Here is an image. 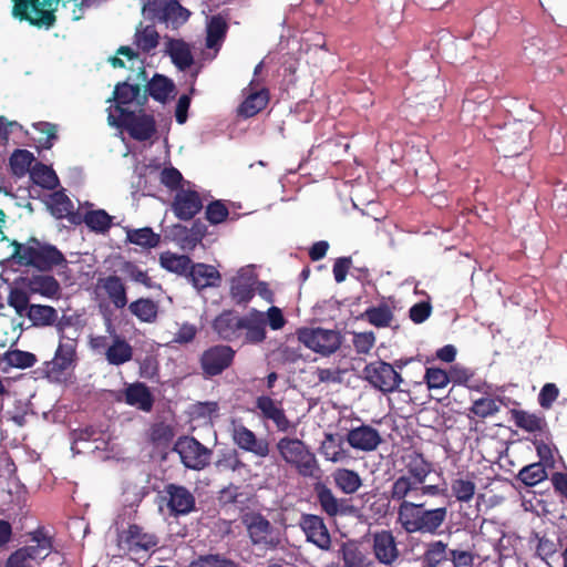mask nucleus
Returning <instances> with one entry per match:
<instances>
[{"mask_svg": "<svg viewBox=\"0 0 567 567\" xmlns=\"http://www.w3.org/2000/svg\"><path fill=\"white\" fill-rule=\"evenodd\" d=\"M373 554L375 558L385 565H390V532L382 530L373 535Z\"/></svg>", "mask_w": 567, "mask_h": 567, "instance_id": "obj_49", "label": "nucleus"}, {"mask_svg": "<svg viewBox=\"0 0 567 567\" xmlns=\"http://www.w3.org/2000/svg\"><path fill=\"white\" fill-rule=\"evenodd\" d=\"M174 435V429L163 422L155 423L150 430V441L156 446L167 445Z\"/></svg>", "mask_w": 567, "mask_h": 567, "instance_id": "obj_54", "label": "nucleus"}, {"mask_svg": "<svg viewBox=\"0 0 567 567\" xmlns=\"http://www.w3.org/2000/svg\"><path fill=\"white\" fill-rule=\"evenodd\" d=\"M365 379L374 388L382 391L384 394L390 393V385L388 380L390 379V363L384 361H374L367 364L364 368Z\"/></svg>", "mask_w": 567, "mask_h": 567, "instance_id": "obj_26", "label": "nucleus"}, {"mask_svg": "<svg viewBox=\"0 0 567 567\" xmlns=\"http://www.w3.org/2000/svg\"><path fill=\"white\" fill-rule=\"evenodd\" d=\"M83 221L93 231L104 234L112 225V216L104 209L89 210L85 213Z\"/></svg>", "mask_w": 567, "mask_h": 567, "instance_id": "obj_45", "label": "nucleus"}, {"mask_svg": "<svg viewBox=\"0 0 567 567\" xmlns=\"http://www.w3.org/2000/svg\"><path fill=\"white\" fill-rule=\"evenodd\" d=\"M471 411L480 417H487L498 411V405L492 398H482L474 401Z\"/></svg>", "mask_w": 567, "mask_h": 567, "instance_id": "obj_61", "label": "nucleus"}, {"mask_svg": "<svg viewBox=\"0 0 567 567\" xmlns=\"http://www.w3.org/2000/svg\"><path fill=\"white\" fill-rule=\"evenodd\" d=\"M347 440L353 449L362 451L374 450L381 441L378 431L368 425L351 430L348 433Z\"/></svg>", "mask_w": 567, "mask_h": 567, "instance_id": "obj_23", "label": "nucleus"}, {"mask_svg": "<svg viewBox=\"0 0 567 567\" xmlns=\"http://www.w3.org/2000/svg\"><path fill=\"white\" fill-rule=\"evenodd\" d=\"M189 567H240V565L220 554H206L192 560Z\"/></svg>", "mask_w": 567, "mask_h": 567, "instance_id": "obj_46", "label": "nucleus"}, {"mask_svg": "<svg viewBox=\"0 0 567 567\" xmlns=\"http://www.w3.org/2000/svg\"><path fill=\"white\" fill-rule=\"evenodd\" d=\"M343 563L346 567H373V563L368 561L365 556L354 547L343 549Z\"/></svg>", "mask_w": 567, "mask_h": 567, "instance_id": "obj_59", "label": "nucleus"}, {"mask_svg": "<svg viewBox=\"0 0 567 567\" xmlns=\"http://www.w3.org/2000/svg\"><path fill=\"white\" fill-rule=\"evenodd\" d=\"M298 339L307 348L324 355L336 352L341 344L339 332L322 328L300 329L298 331Z\"/></svg>", "mask_w": 567, "mask_h": 567, "instance_id": "obj_8", "label": "nucleus"}, {"mask_svg": "<svg viewBox=\"0 0 567 567\" xmlns=\"http://www.w3.org/2000/svg\"><path fill=\"white\" fill-rule=\"evenodd\" d=\"M168 54L172 59V62L181 71L189 69L194 63L190 49L183 40H171L168 42Z\"/></svg>", "mask_w": 567, "mask_h": 567, "instance_id": "obj_31", "label": "nucleus"}, {"mask_svg": "<svg viewBox=\"0 0 567 567\" xmlns=\"http://www.w3.org/2000/svg\"><path fill=\"white\" fill-rule=\"evenodd\" d=\"M245 318L246 316H239L235 311L225 310L215 318L213 329L220 339L237 341L244 336Z\"/></svg>", "mask_w": 567, "mask_h": 567, "instance_id": "obj_12", "label": "nucleus"}, {"mask_svg": "<svg viewBox=\"0 0 567 567\" xmlns=\"http://www.w3.org/2000/svg\"><path fill=\"white\" fill-rule=\"evenodd\" d=\"M28 288L32 293H39L47 298H53L60 292V284L49 275H35L28 279Z\"/></svg>", "mask_w": 567, "mask_h": 567, "instance_id": "obj_29", "label": "nucleus"}, {"mask_svg": "<svg viewBox=\"0 0 567 567\" xmlns=\"http://www.w3.org/2000/svg\"><path fill=\"white\" fill-rule=\"evenodd\" d=\"M453 495L460 502H470L476 491L475 483L465 477L455 478L451 484Z\"/></svg>", "mask_w": 567, "mask_h": 567, "instance_id": "obj_51", "label": "nucleus"}, {"mask_svg": "<svg viewBox=\"0 0 567 567\" xmlns=\"http://www.w3.org/2000/svg\"><path fill=\"white\" fill-rule=\"evenodd\" d=\"M125 403L143 412H151L154 406V396L150 388L143 382H135L124 391Z\"/></svg>", "mask_w": 567, "mask_h": 567, "instance_id": "obj_19", "label": "nucleus"}, {"mask_svg": "<svg viewBox=\"0 0 567 567\" xmlns=\"http://www.w3.org/2000/svg\"><path fill=\"white\" fill-rule=\"evenodd\" d=\"M127 309L138 321L154 323L158 318L159 306L151 298H138L128 303Z\"/></svg>", "mask_w": 567, "mask_h": 567, "instance_id": "obj_28", "label": "nucleus"}, {"mask_svg": "<svg viewBox=\"0 0 567 567\" xmlns=\"http://www.w3.org/2000/svg\"><path fill=\"white\" fill-rule=\"evenodd\" d=\"M421 504L404 502L399 509V522L408 533L419 532Z\"/></svg>", "mask_w": 567, "mask_h": 567, "instance_id": "obj_37", "label": "nucleus"}, {"mask_svg": "<svg viewBox=\"0 0 567 567\" xmlns=\"http://www.w3.org/2000/svg\"><path fill=\"white\" fill-rule=\"evenodd\" d=\"M425 381L430 389H443L449 384L450 378L442 369L429 368L425 372Z\"/></svg>", "mask_w": 567, "mask_h": 567, "instance_id": "obj_60", "label": "nucleus"}, {"mask_svg": "<svg viewBox=\"0 0 567 567\" xmlns=\"http://www.w3.org/2000/svg\"><path fill=\"white\" fill-rule=\"evenodd\" d=\"M446 514L447 511L445 507L430 511H423L421 508L419 532L434 534L444 523Z\"/></svg>", "mask_w": 567, "mask_h": 567, "instance_id": "obj_40", "label": "nucleus"}, {"mask_svg": "<svg viewBox=\"0 0 567 567\" xmlns=\"http://www.w3.org/2000/svg\"><path fill=\"white\" fill-rule=\"evenodd\" d=\"M13 258L22 266L33 267L40 271H50L54 267L66 264L64 255L53 245L30 237L24 244L11 243Z\"/></svg>", "mask_w": 567, "mask_h": 567, "instance_id": "obj_1", "label": "nucleus"}, {"mask_svg": "<svg viewBox=\"0 0 567 567\" xmlns=\"http://www.w3.org/2000/svg\"><path fill=\"white\" fill-rule=\"evenodd\" d=\"M116 542L118 548L136 555L153 550L158 546L159 539L154 533L146 532L144 527L133 523L117 534Z\"/></svg>", "mask_w": 567, "mask_h": 567, "instance_id": "obj_6", "label": "nucleus"}, {"mask_svg": "<svg viewBox=\"0 0 567 567\" xmlns=\"http://www.w3.org/2000/svg\"><path fill=\"white\" fill-rule=\"evenodd\" d=\"M113 99L116 102V111L118 112V107H123L134 101H137L140 105H144L147 96L146 94L141 96L140 84H130L127 81H124L115 85Z\"/></svg>", "mask_w": 567, "mask_h": 567, "instance_id": "obj_27", "label": "nucleus"}, {"mask_svg": "<svg viewBox=\"0 0 567 567\" xmlns=\"http://www.w3.org/2000/svg\"><path fill=\"white\" fill-rule=\"evenodd\" d=\"M188 279L197 290H203L208 287H218L221 276L216 267L198 262L193 265Z\"/></svg>", "mask_w": 567, "mask_h": 567, "instance_id": "obj_20", "label": "nucleus"}, {"mask_svg": "<svg viewBox=\"0 0 567 567\" xmlns=\"http://www.w3.org/2000/svg\"><path fill=\"white\" fill-rule=\"evenodd\" d=\"M3 360L13 368L28 369L35 364L37 357L22 350H9L3 354Z\"/></svg>", "mask_w": 567, "mask_h": 567, "instance_id": "obj_50", "label": "nucleus"}, {"mask_svg": "<svg viewBox=\"0 0 567 567\" xmlns=\"http://www.w3.org/2000/svg\"><path fill=\"white\" fill-rule=\"evenodd\" d=\"M368 321L377 327H386L390 324V310L386 308H369L364 312Z\"/></svg>", "mask_w": 567, "mask_h": 567, "instance_id": "obj_63", "label": "nucleus"}, {"mask_svg": "<svg viewBox=\"0 0 567 567\" xmlns=\"http://www.w3.org/2000/svg\"><path fill=\"white\" fill-rule=\"evenodd\" d=\"M236 351L226 344H216L206 349L200 358L199 363L205 378H213L221 374L228 369L235 359Z\"/></svg>", "mask_w": 567, "mask_h": 567, "instance_id": "obj_10", "label": "nucleus"}, {"mask_svg": "<svg viewBox=\"0 0 567 567\" xmlns=\"http://www.w3.org/2000/svg\"><path fill=\"white\" fill-rule=\"evenodd\" d=\"M512 417L516 426L528 432H535L542 429V419L526 411H513Z\"/></svg>", "mask_w": 567, "mask_h": 567, "instance_id": "obj_55", "label": "nucleus"}, {"mask_svg": "<svg viewBox=\"0 0 567 567\" xmlns=\"http://www.w3.org/2000/svg\"><path fill=\"white\" fill-rule=\"evenodd\" d=\"M518 477L524 484L534 486L543 482L547 477V473L540 463H534L522 468Z\"/></svg>", "mask_w": 567, "mask_h": 567, "instance_id": "obj_53", "label": "nucleus"}, {"mask_svg": "<svg viewBox=\"0 0 567 567\" xmlns=\"http://www.w3.org/2000/svg\"><path fill=\"white\" fill-rule=\"evenodd\" d=\"M8 305L16 310L18 316H27V311L31 307L30 297L27 291L20 288H11L8 296Z\"/></svg>", "mask_w": 567, "mask_h": 567, "instance_id": "obj_52", "label": "nucleus"}, {"mask_svg": "<svg viewBox=\"0 0 567 567\" xmlns=\"http://www.w3.org/2000/svg\"><path fill=\"white\" fill-rule=\"evenodd\" d=\"M218 466L231 472H239L246 467V464L240 458L238 452L236 450H231L223 455L218 461Z\"/></svg>", "mask_w": 567, "mask_h": 567, "instance_id": "obj_62", "label": "nucleus"}, {"mask_svg": "<svg viewBox=\"0 0 567 567\" xmlns=\"http://www.w3.org/2000/svg\"><path fill=\"white\" fill-rule=\"evenodd\" d=\"M230 296L237 305L248 303L255 296V279L238 272L230 281Z\"/></svg>", "mask_w": 567, "mask_h": 567, "instance_id": "obj_25", "label": "nucleus"}, {"mask_svg": "<svg viewBox=\"0 0 567 567\" xmlns=\"http://www.w3.org/2000/svg\"><path fill=\"white\" fill-rule=\"evenodd\" d=\"M135 42L143 52L148 53L158 45L159 34L154 25H146L136 31Z\"/></svg>", "mask_w": 567, "mask_h": 567, "instance_id": "obj_48", "label": "nucleus"}, {"mask_svg": "<svg viewBox=\"0 0 567 567\" xmlns=\"http://www.w3.org/2000/svg\"><path fill=\"white\" fill-rule=\"evenodd\" d=\"M161 499L173 517L185 516L196 509V498L184 485L166 484L161 492Z\"/></svg>", "mask_w": 567, "mask_h": 567, "instance_id": "obj_7", "label": "nucleus"}, {"mask_svg": "<svg viewBox=\"0 0 567 567\" xmlns=\"http://www.w3.org/2000/svg\"><path fill=\"white\" fill-rule=\"evenodd\" d=\"M33 162V154L27 150H16L9 159L11 172L16 177H23L27 173L30 174Z\"/></svg>", "mask_w": 567, "mask_h": 567, "instance_id": "obj_43", "label": "nucleus"}, {"mask_svg": "<svg viewBox=\"0 0 567 567\" xmlns=\"http://www.w3.org/2000/svg\"><path fill=\"white\" fill-rule=\"evenodd\" d=\"M276 449L281 460L301 477L313 480L321 477V468L317 456L302 440L284 436L277 442Z\"/></svg>", "mask_w": 567, "mask_h": 567, "instance_id": "obj_2", "label": "nucleus"}, {"mask_svg": "<svg viewBox=\"0 0 567 567\" xmlns=\"http://www.w3.org/2000/svg\"><path fill=\"white\" fill-rule=\"evenodd\" d=\"M32 127L40 134L34 138L39 150H50L58 140V126L50 122L33 123Z\"/></svg>", "mask_w": 567, "mask_h": 567, "instance_id": "obj_42", "label": "nucleus"}, {"mask_svg": "<svg viewBox=\"0 0 567 567\" xmlns=\"http://www.w3.org/2000/svg\"><path fill=\"white\" fill-rule=\"evenodd\" d=\"M96 288L103 292L115 309H124L128 305L127 287L120 276L109 275L100 277Z\"/></svg>", "mask_w": 567, "mask_h": 567, "instance_id": "obj_14", "label": "nucleus"}, {"mask_svg": "<svg viewBox=\"0 0 567 567\" xmlns=\"http://www.w3.org/2000/svg\"><path fill=\"white\" fill-rule=\"evenodd\" d=\"M256 409L262 420L271 421L279 432H288L291 422L281 406V402L274 400L268 395H260L256 399Z\"/></svg>", "mask_w": 567, "mask_h": 567, "instance_id": "obj_15", "label": "nucleus"}, {"mask_svg": "<svg viewBox=\"0 0 567 567\" xmlns=\"http://www.w3.org/2000/svg\"><path fill=\"white\" fill-rule=\"evenodd\" d=\"M245 343H260L266 339V320L257 317L245 318Z\"/></svg>", "mask_w": 567, "mask_h": 567, "instance_id": "obj_41", "label": "nucleus"}, {"mask_svg": "<svg viewBox=\"0 0 567 567\" xmlns=\"http://www.w3.org/2000/svg\"><path fill=\"white\" fill-rule=\"evenodd\" d=\"M227 30H228V24H227L226 20L219 14L213 16L210 18L209 22L207 23L206 40H205L206 47L208 49H215V48L219 47L220 43L226 38Z\"/></svg>", "mask_w": 567, "mask_h": 567, "instance_id": "obj_32", "label": "nucleus"}, {"mask_svg": "<svg viewBox=\"0 0 567 567\" xmlns=\"http://www.w3.org/2000/svg\"><path fill=\"white\" fill-rule=\"evenodd\" d=\"M313 491L321 509L327 515L334 517L340 513L339 501L333 495L331 488H329L326 484L318 482L315 484Z\"/></svg>", "mask_w": 567, "mask_h": 567, "instance_id": "obj_34", "label": "nucleus"}, {"mask_svg": "<svg viewBox=\"0 0 567 567\" xmlns=\"http://www.w3.org/2000/svg\"><path fill=\"white\" fill-rule=\"evenodd\" d=\"M299 526L309 543L322 550L330 549L331 537L322 517L313 514H302Z\"/></svg>", "mask_w": 567, "mask_h": 567, "instance_id": "obj_13", "label": "nucleus"}, {"mask_svg": "<svg viewBox=\"0 0 567 567\" xmlns=\"http://www.w3.org/2000/svg\"><path fill=\"white\" fill-rule=\"evenodd\" d=\"M30 178L35 185L50 190L55 189L59 185V178L55 172L41 162H37L31 167Z\"/></svg>", "mask_w": 567, "mask_h": 567, "instance_id": "obj_33", "label": "nucleus"}, {"mask_svg": "<svg viewBox=\"0 0 567 567\" xmlns=\"http://www.w3.org/2000/svg\"><path fill=\"white\" fill-rule=\"evenodd\" d=\"M76 361V338L68 339L64 342L60 340L53 359L47 363L48 373L60 378L64 372L73 369Z\"/></svg>", "mask_w": 567, "mask_h": 567, "instance_id": "obj_11", "label": "nucleus"}, {"mask_svg": "<svg viewBox=\"0 0 567 567\" xmlns=\"http://www.w3.org/2000/svg\"><path fill=\"white\" fill-rule=\"evenodd\" d=\"M173 451L176 452L182 464L189 470L202 471L210 463L212 450L202 444L194 436L183 435L179 436Z\"/></svg>", "mask_w": 567, "mask_h": 567, "instance_id": "obj_5", "label": "nucleus"}, {"mask_svg": "<svg viewBox=\"0 0 567 567\" xmlns=\"http://www.w3.org/2000/svg\"><path fill=\"white\" fill-rule=\"evenodd\" d=\"M154 6L156 17L166 23L182 24L185 23L190 16V12L184 8L178 0L155 1Z\"/></svg>", "mask_w": 567, "mask_h": 567, "instance_id": "obj_21", "label": "nucleus"}, {"mask_svg": "<svg viewBox=\"0 0 567 567\" xmlns=\"http://www.w3.org/2000/svg\"><path fill=\"white\" fill-rule=\"evenodd\" d=\"M123 269L133 281L141 284L148 289L159 287V285L155 284L148 276L147 271L142 270L132 261H126Z\"/></svg>", "mask_w": 567, "mask_h": 567, "instance_id": "obj_56", "label": "nucleus"}, {"mask_svg": "<svg viewBox=\"0 0 567 567\" xmlns=\"http://www.w3.org/2000/svg\"><path fill=\"white\" fill-rule=\"evenodd\" d=\"M60 0H39L30 6V20H25L37 28L50 29L56 21L55 11Z\"/></svg>", "mask_w": 567, "mask_h": 567, "instance_id": "obj_18", "label": "nucleus"}, {"mask_svg": "<svg viewBox=\"0 0 567 567\" xmlns=\"http://www.w3.org/2000/svg\"><path fill=\"white\" fill-rule=\"evenodd\" d=\"M203 208L199 194L192 189L177 192L173 202V212L181 220H190Z\"/></svg>", "mask_w": 567, "mask_h": 567, "instance_id": "obj_17", "label": "nucleus"}, {"mask_svg": "<svg viewBox=\"0 0 567 567\" xmlns=\"http://www.w3.org/2000/svg\"><path fill=\"white\" fill-rule=\"evenodd\" d=\"M530 125L520 121L508 124L499 136L503 151L508 155H516L527 145Z\"/></svg>", "mask_w": 567, "mask_h": 567, "instance_id": "obj_16", "label": "nucleus"}, {"mask_svg": "<svg viewBox=\"0 0 567 567\" xmlns=\"http://www.w3.org/2000/svg\"><path fill=\"white\" fill-rule=\"evenodd\" d=\"M229 215L226 205L217 199L209 203L206 207L205 216L212 225H218L227 219Z\"/></svg>", "mask_w": 567, "mask_h": 567, "instance_id": "obj_57", "label": "nucleus"}, {"mask_svg": "<svg viewBox=\"0 0 567 567\" xmlns=\"http://www.w3.org/2000/svg\"><path fill=\"white\" fill-rule=\"evenodd\" d=\"M320 451L326 460L334 463L343 460L346 456V453L341 446L336 444L332 434L327 435V440L322 443Z\"/></svg>", "mask_w": 567, "mask_h": 567, "instance_id": "obj_58", "label": "nucleus"}, {"mask_svg": "<svg viewBox=\"0 0 567 567\" xmlns=\"http://www.w3.org/2000/svg\"><path fill=\"white\" fill-rule=\"evenodd\" d=\"M333 482L344 494L355 493L362 485L359 474L348 468H337L332 473Z\"/></svg>", "mask_w": 567, "mask_h": 567, "instance_id": "obj_38", "label": "nucleus"}, {"mask_svg": "<svg viewBox=\"0 0 567 567\" xmlns=\"http://www.w3.org/2000/svg\"><path fill=\"white\" fill-rule=\"evenodd\" d=\"M159 264L167 271L186 276L187 278L194 265L187 255H176L169 251L163 252L159 256Z\"/></svg>", "mask_w": 567, "mask_h": 567, "instance_id": "obj_30", "label": "nucleus"}, {"mask_svg": "<svg viewBox=\"0 0 567 567\" xmlns=\"http://www.w3.org/2000/svg\"><path fill=\"white\" fill-rule=\"evenodd\" d=\"M243 524L254 547L264 550H276L281 546L280 530L261 513L252 512L246 514L243 517Z\"/></svg>", "mask_w": 567, "mask_h": 567, "instance_id": "obj_3", "label": "nucleus"}, {"mask_svg": "<svg viewBox=\"0 0 567 567\" xmlns=\"http://www.w3.org/2000/svg\"><path fill=\"white\" fill-rule=\"evenodd\" d=\"M109 122L124 127L132 138L140 142L150 140L156 133V122L153 115L136 114L125 107H118L117 121L110 114Z\"/></svg>", "mask_w": 567, "mask_h": 567, "instance_id": "obj_4", "label": "nucleus"}, {"mask_svg": "<svg viewBox=\"0 0 567 567\" xmlns=\"http://www.w3.org/2000/svg\"><path fill=\"white\" fill-rule=\"evenodd\" d=\"M255 80H251L249 87L251 92L248 93L244 102L239 106V114L245 117H251L262 111L269 102V91L266 87L259 90L254 89Z\"/></svg>", "mask_w": 567, "mask_h": 567, "instance_id": "obj_22", "label": "nucleus"}, {"mask_svg": "<svg viewBox=\"0 0 567 567\" xmlns=\"http://www.w3.org/2000/svg\"><path fill=\"white\" fill-rule=\"evenodd\" d=\"M230 436L234 444L241 451L265 458L270 453V444L266 437H258L254 431L244 425L240 421L233 420Z\"/></svg>", "mask_w": 567, "mask_h": 567, "instance_id": "obj_9", "label": "nucleus"}, {"mask_svg": "<svg viewBox=\"0 0 567 567\" xmlns=\"http://www.w3.org/2000/svg\"><path fill=\"white\" fill-rule=\"evenodd\" d=\"M27 317L34 327H49L55 323L58 311L47 305H31L29 311H27Z\"/></svg>", "mask_w": 567, "mask_h": 567, "instance_id": "obj_36", "label": "nucleus"}, {"mask_svg": "<svg viewBox=\"0 0 567 567\" xmlns=\"http://www.w3.org/2000/svg\"><path fill=\"white\" fill-rule=\"evenodd\" d=\"M447 545L441 540L432 542L424 553L423 564L425 567H437L447 559Z\"/></svg>", "mask_w": 567, "mask_h": 567, "instance_id": "obj_47", "label": "nucleus"}, {"mask_svg": "<svg viewBox=\"0 0 567 567\" xmlns=\"http://www.w3.org/2000/svg\"><path fill=\"white\" fill-rule=\"evenodd\" d=\"M127 240L143 248H155L161 241V236L150 227L132 229L127 231Z\"/></svg>", "mask_w": 567, "mask_h": 567, "instance_id": "obj_44", "label": "nucleus"}, {"mask_svg": "<svg viewBox=\"0 0 567 567\" xmlns=\"http://www.w3.org/2000/svg\"><path fill=\"white\" fill-rule=\"evenodd\" d=\"M159 178H161V183L172 190L177 189L181 186V183L183 181V176H182L181 172L173 166L165 167L161 172Z\"/></svg>", "mask_w": 567, "mask_h": 567, "instance_id": "obj_64", "label": "nucleus"}, {"mask_svg": "<svg viewBox=\"0 0 567 567\" xmlns=\"http://www.w3.org/2000/svg\"><path fill=\"white\" fill-rule=\"evenodd\" d=\"M106 361L112 365H122L133 358L132 346L122 336L114 333L112 343L104 352Z\"/></svg>", "mask_w": 567, "mask_h": 567, "instance_id": "obj_24", "label": "nucleus"}, {"mask_svg": "<svg viewBox=\"0 0 567 567\" xmlns=\"http://www.w3.org/2000/svg\"><path fill=\"white\" fill-rule=\"evenodd\" d=\"M73 203L64 192L59 190L52 194L50 209L55 218H69L72 223H76V215L73 213Z\"/></svg>", "mask_w": 567, "mask_h": 567, "instance_id": "obj_39", "label": "nucleus"}, {"mask_svg": "<svg viewBox=\"0 0 567 567\" xmlns=\"http://www.w3.org/2000/svg\"><path fill=\"white\" fill-rule=\"evenodd\" d=\"M175 85L172 80L162 74H155L146 85L148 95L157 102H166Z\"/></svg>", "mask_w": 567, "mask_h": 567, "instance_id": "obj_35", "label": "nucleus"}]
</instances>
